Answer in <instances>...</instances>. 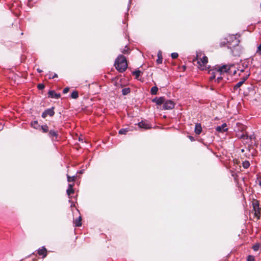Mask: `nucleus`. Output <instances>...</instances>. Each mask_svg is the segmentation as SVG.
I'll return each mask as SVG.
<instances>
[{
    "label": "nucleus",
    "mask_w": 261,
    "mask_h": 261,
    "mask_svg": "<svg viewBox=\"0 0 261 261\" xmlns=\"http://www.w3.org/2000/svg\"><path fill=\"white\" fill-rule=\"evenodd\" d=\"M238 137L239 138L243 139H248V136L246 134H242L241 135H238Z\"/></svg>",
    "instance_id": "a878e982"
},
{
    "label": "nucleus",
    "mask_w": 261,
    "mask_h": 261,
    "mask_svg": "<svg viewBox=\"0 0 261 261\" xmlns=\"http://www.w3.org/2000/svg\"><path fill=\"white\" fill-rule=\"evenodd\" d=\"M123 53H125L126 52V50H124L123 51H122Z\"/></svg>",
    "instance_id": "ea45409f"
},
{
    "label": "nucleus",
    "mask_w": 261,
    "mask_h": 261,
    "mask_svg": "<svg viewBox=\"0 0 261 261\" xmlns=\"http://www.w3.org/2000/svg\"><path fill=\"white\" fill-rule=\"evenodd\" d=\"M228 128H227V125L226 123H223L221 125L218 126L216 128V130L220 133H224L227 130Z\"/></svg>",
    "instance_id": "0eeeda50"
},
{
    "label": "nucleus",
    "mask_w": 261,
    "mask_h": 261,
    "mask_svg": "<svg viewBox=\"0 0 261 261\" xmlns=\"http://www.w3.org/2000/svg\"><path fill=\"white\" fill-rule=\"evenodd\" d=\"M233 73V74H237V71L234 69L233 65H223L221 67H218L215 69H211L209 71V73L211 74L210 79L211 81L215 79L217 74L222 75L225 73Z\"/></svg>",
    "instance_id": "f257e3e1"
},
{
    "label": "nucleus",
    "mask_w": 261,
    "mask_h": 261,
    "mask_svg": "<svg viewBox=\"0 0 261 261\" xmlns=\"http://www.w3.org/2000/svg\"><path fill=\"white\" fill-rule=\"evenodd\" d=\"M128 132L127 128H122L119 130V134L121 135H125Z\"/></svg>",
    "instance_id": "412c9836"
},
{
    "label": "nucleus",
    "mask_w": 261,
    "mask_h": 261,
    "mask_svg": "<svg viewBox=\"0 0 261 261\" xmlns=\"http://www.w3.org/2000/svg\"><path fill=\"white\" fill-rule=\"evenodd\" d=\"M56 77H57V74L55 73L54 75L53 76H49V79H54V78Z\"/></svg>",
    "instance_id": "c9c22d12"
},
{
    "label": "nucleus",
    "mask_w": 261,
    "mask_h": 261,
    "mask_svg": "<svg viewBox=\"0 0 261 261\" xmlns=\"http://www.w3.org/2000/svg\"><path fill=\"white\" fill-rule=\"evenodd\" d=\"M41 128L43 133H47L48 130V127L46 125L41 126Z\"/></svg>",
    "instance_id": "5701e85b"
},
{
    "label": "nucleus",
    "mask_w": 261,
    "mask_h": 261,
    "mask_svg": "<svg viewBox=\"0 0 261 261\" xmlns=\"http://www.w3.org/2000/svg\"><path fill=\"white\" fill-rule=\"evenodd\" d=\"M138 125L140 128L145 129H149L151 128L150 125L145 121H141L138 123Z\"/></svg>",
    "instance_id": "9b49d317"
},
{
    "label": "nucleus",
    "mask_w": 261,
    "mask_h": 261,
    "mask_svg": "<svg viewBox=\"0 0 261 261\" xmlns=\"http://www.w3.org/2000/svg\"><path fill=\"white\" fill-rule=\"evenodd\" d=\"M247 261H254V256L252 255H249L247 257Z\"/></svg>",
    "instance_id": "7c9ffc66"
},
{
    "label": "nucleus",
    "mask_w": 261,
    "mask_h": 261,
    "mask_svg": "<svg viewBox=\"0 0 261 261\" xmlns=\"http://www.w3.org/2000/svg\"><path fill=\"white\" fill-rule=\"evenodd\" d=\"M69 90V88L68 87H66L65 88L63 91V92L64 93V94H66L67 93Z\"/></svg>",
    "instance_id": "f704fd0d"
},
{
    "label": "nucleus",
    "mask_w": 261,
    "mask_h": 261,
    "mask_svg": "<svg viewBox=\"0 0 261 261\" xmlns=\"http://www.w3.org/2000/svg\"><path fill=\"white\" fill-rule=\"evenodd\" d=\"M48 95L49 97L51 98H55L56 99H58L60 97V93H56L54 91L50 90L48 91Z\"/></svg>",
    "instance_id": "9d476101"
},
{
    "label": "nucleus",
    "mask_w": 261,
    "mask_h": 261,
    "mask_svg": "<svg viewBox=\"0 0 261 261\" xmlns=\"http://www.w3.org/2000/svg\"><path fill=\"white\" fill-rule=\"evenodd\" d=\"M248 75H247L245 77H243V79L241 81L239 82L233 87L234 90H237L244 83V81L248 78Z\"/></svg>",
    "instance_id": "1a4fd4ad"
},
{
    "label": "nucleus",
    "mask_w": 261,
    "mask_h": 261,
    "mask_svg": "<svg viewBox=\"0 0 261 261\" xmlns=\"http://www.w3.org/2000/svg\"><path fill=\"white\" fill-rule=\"evenodd\" d=\"M37 87L39 89H43L44 88V85L43 84H39Z\"/></svg>",
    "instance_id": "72a5a7b5"
},
{
    "label": "nucleus",
    "mask_w": 261,
    "mask_h": 261,
    "mask_svg": "<svg viewBox=\"0 0 261 261\" xmlns=\"http://www.w3.org/2000/svg\"><path fill=\"white\" fill-rule=\"evenodd\" d=\"M79 96V93L77 91H74L72 92L71 94V97L72 98H73V99H76Z\"/></svg>",
    "instance_id": "f3484780"
},
{
    "label": "nucleus",
    "mask_w": 261,
    "mask_h": 261,
    "mask_svg": "<svg viewBox=\"0 0 261 261\" xmlns=\"http://www.w3.org/2000/svg\"><path fill=\"white\" fill-rule=\"evenodd\" d=\"M37 71H38V72H39V73H40V72H42V70H40V69H37Z\"/></svg>",
    "instance_id": "58836bf2"
},
{
    "label": "nucleus",
    "mask_w": 261,
    "mask_h": 261,
    "mask_svg": "<svg viewBox=\"0 0 261 261\" xmlns=\"http://www.w3.org/2000/svg\"><path fill=\"white\" fill-rule=\"evenodd\" d=\"M256 53L259 55H261V44L258 46Z\"/></svg>",
    "instance_id": "c85d7f7f"
},
{
    "label": "nucleus",
    "mask_w": 261,
    "mask_h": 261,
    "mask_svg": "<svg viewBox=\"0 0 261 261\" xmlns=\"http://www.w3.org/2000/svg\"><path fill=\"white\" fill-rule=\"evenodd\" d=\"M189 138L192 141H193L194 140V139L192 137H191V136H189Z\"/></svg>",
    "instance_id": "4c0bfd02"
},
{
    "label": "nucleus",
    "mask_w": 261,
    "mask_h": 261,
    "mask_svg": "<svg viewBox=\"0 0 261 261\" xmlns=\"http://www.w3.org/2000/svg\"><path fill=\"white\" fill-rule=\"evenodd\" d=\"M175 104L174 102L171 100L165 101L163 108L165 110H171L174 108Z\"/></svg>",
    "instance_id": "20e7f679"
},
{
    "label": "nucleus",
    "mask_w": 261,
    "mask_h": 261,
    "mask_svg": "<svg viewBox=\"0 0 261 261\" xmlns=\"http://www.w3.org/2000/svg\"><path fill=\"white\" fill-rule=\"evenodd\" d=\"M158 59L156 60V62L158 64H161L162 62V57L161 54L159 53L158 54Z\"/></svg>",
    "instance_id": "393cba45"
},
{
    "label": "nucleus",
    "mask_w": 261,
    "mask_h": 261,
    "mask_svg": "<svg viewBox=\"0 0 261 261\" xmlns=\"http://www.w3.org/2000/svg\"><path fill=\"white\" fill-rule=\"evenodd\" d=\"M67 180H68V182L74 181L75 180V176H70L68 175H67Z\"/></svg>",
    "instance_id": "b1692460"
},
{
    "label": "nucleus",
    "mask_w": 261,
    "mask_h": 261,
    "mask_svg": "<svg viewBox=\"0 0 261 261\" xmlns=\"http://www.w3.org/2000/svg\"><path fill=\"white\" fill-rule=\"evenodd\" d=\"M254 211L255 216L257 217V219H259L260 217L259 210H254Z\"/></svg>",
    "instance_id": "cd10ccee"
},
{
    "label": "nucleus",
    "mask_w": 261,
    "mask_h": 261,
    "mask_svg": "<svg viewBox=\"0 0 261 261\" xmlns=\"http://www.w3.org/2000/svg\"><path fill=\"white\" fill-rule=\"evenodd\" d=\"M217 77V81L218 83L220 82V81L222 80V75H220V74H217L216 76Z\"/></svg>",
    "instance_id": "2f4dec72"
},
{
    "label": "nucleus",
    "mask_w": 261,
    "mask_h": 261,
    "mask_svg": "<svg viewBox=\"0 0 261 261\" xmlns=\"http://www.w3.org/2000/svg\"><path fill=\"white\" fill-rule=\"evenodd\" d=\"M48 136L52 139V140H57L58 137V133L55 130H50L48 133Z\"/></svg>",
    "instance_id": "423d86ee"
},
{
    "label": "nucleus",
    "mask_w": 261,
    "mask_h": 261,
    "mask_svg": "<svg viewBox=\"0 0 261 261\" xmlns=\"http://www.w3.org/2000/svg\"><path fill=\"white\" fill-rule=\"evenodd\" d=\"M253 210H259V203L257 201H256L253 203Z\"/></svg>",
    "instance_id": "a211bd4d"
},
{
    "label": "nucleus",
    "mask_w": 261,
    "mask_h": 261,
    "mask_svg": "<svg viewBox=\"0 0 261 261\" xmlns=\"http://www.w3.org/2000/svg\"><path fill=\"white\" fill-rule=\"evenodd\" d=\"M243 70H240V72H243Z\"/></svg>",
    "instance_id": "a19ab883"
},
{
    "label": "nucleus",
    "mask_w": 261,
    "mask_h": 261,
    "mask_svg": "<svg viewBox=\"0 0 261 261\" xmlns=\"http://www.w3.org/2000/svg\"><path fill=\"white\" fill-rule=\"evenodd\" d=\"M178 54L176 53H173L171 54V57L172 59H176L178 57Z\"/></svg>",
    "instance_id": "c756f323"
},
{
    "label": "nucleus",
    "mask_w": 261,
    "mask_h": 261,
    "mask_svg": "<svg viewBox=\"0 0 261 261\" xmlns=\"http://www.w3.org/2000/svg\"><path fill=\"white\" fill-rule=\"evenodd\" d=\"M81 221H82V218H81V216H80L74 222L75 226H76V227L81 226V225H82Z\"/></svg>",
    "instance_id": "2eb2a0df"
},
{
    "label": "nucleus",
    "mask_w": 261,
    "mask_h": 261,
    "mask_svg": "<svg viewBox=\"0 0 261 261\" xmlns=\"http://www.w3.org/2000/svg\"><path fill=\"white\" fill-rule=\"evenodd\" d=\"M115 66L116 69L120 72H124L127 67L126 59L125 57L119 55L116 59Z\"/></svg>",
    "instance_id": "f03ea898"
},
{
    "label": "nucleus",
    "mask_w": 261,
    "mask_h": 261,
    "mask_svg": "<svg viewBox=\"0 0 261 261\" xmlns=\"http://www.w3.org/2000/svg\"><path fill=\"white\" fill-rule=\"evenodd\" d=\"M38 122L37 121H34L31 123V126L33 127L34 128H38Z\"/></svg>",
    "instance_id": "bb28decb"
},
{
    "label": "nucleus",
    "mask_w": 261,
    "mask_h": 261,
    "mask_svg": "<svg viewBox=\"0 0 261 261\" xmlns=\"http://www.w3.org/2000/svg\"><path fill=\"white\" fill-rule=\"evenodd\" d=\"M259 245L258 244H256V245H254L253 246V249L256 251L257 250H258L259 249Z\"/></svg>",
    "instance_id": "473e14b6"
},
{
    "label": "nucleus",
    "mask_w": 261,
    "mask_h": 261,
    "mask_svg": "<svg viewBox=\"0 0 261 261\" xmlns=\"http://www.w3.org/2000/svg\"><path fill=\"white\" fill-rule=\"evenodd\" d=\"M195 60L197 61L198 67L200 69L202 70L206 69L208 59L202 53H197Z\"/></svg>",
    "instance_id": "7ed1b4c3"
},
{
    "label": "nucleus",
    "mask_w": 261,
    "mask_h": 261,
    "mask_svg": "<svg viewBox=\"0 0 261 261\" xmlns=\"http://www.w3.org/2000/svg\"><path fill=\"white\" fill-rule=\"evenodd\" d=\"M194 132L196 134L199 135L202 132V127L200 123H196L195 126Z\"/></svg>",
    "instance_id": "ddd939ff"
},
{
    "label": "nucleus",
    "mask_w": 261,
    "mask_h": 261,
    "mask_svg": "<svg viewBox=\"0 0 261 261\" xmlns=\"http://www.w3.org/2000/svg\"><path fill=\"white\" fill-rule=\"evenodd\" d=\"M38 253L39 255L42 256L43 258L46 257L47 255L46 249L44 247H41V248L38 250Z\"/></svg>",
    "instance_id": "6e6552de"
},
{
    "label": "nucleus",
    "mask_w": 261,
    "mask_h": 261,
    "mask_svg": "<svg viewBox=\"0 0 261 261\" xmlns=\"http://www.w3.org/2000/svg\"><path fill=\"white\" fill-rule=\"evenodd\" d=\"M67 194L68 195H70L71 194L74 193V190L73 189V185L71 184H69L68 186V188L67 190Z\"/></svg>",
    "instance_id": "4468645a"
},
{
    "label": "nucleus",
    "mask_w": 261,
    "mask_h": 261,
    "mask_svg": "<svg viewBox=\"0 0 261 261\" xmlns=\"http://www.w3.org/2000/svg\"><path fill=\"white\" fill-rule=\"evenodd\" d=\"M141 71L140 70H136L133 72V74L136 76V79H138L141 74Z\"/></svg>",
    "instance_id": "6ab92c4d"
},
{
    "label": "nucleus",
    "mask_w": 261,
    "mask_h": 261,
    "mask_svg": "<svg viewBox=\"0 0 261 261\" xmlns=\"http://www.w3.org/2000/svg\"><path fill=\"white\" fill-rule=\"evenodd\" d=\"M165 98L163 97H160L159 98H154L152 101L155 102L157 105H160L162 103H164L165 102Z\"/></svg>",
    "instance_id": "f8f14e48"
},
{
    "label": "nucleus",
    "mask_w": 261,
    "mask_h": 261,
    "mask_svg": "<svg viewBox=\"0 0 261 261\" xmlns=\"http://www.w3.org/2000/svg\"><path fill=\"white\" fill-rule=\"evenodd\" d=\"M2 129V128H0V130Z\"/></svg>",
    "instance_id": "79ce46f5"
},
{
    "label": "nucleus",
    "mask_w": 261,
    "mask_h": 261,
    "mask_svg": "<svg viewBox=\"0 0 261 261\" xmlns=\"http://www.w3.org/2000/svg\"><path fill=\"white\" fill-rule=\"evenodd\" d=\"M242 164L245 169H247L250 166V163L248 161L243 162Z\"/></svg>",
    "instance_id": "aec40b11"
},
{
    "label": "nucleus",
    "mask_w": 261,
    "mask_h": 261,
    "mask_svg": "<svg viewBox=\"0 0 261 261\" xmlns=\"http://www.w3.org/2000/svg\"><path fill=\"white\" fill-rule=\"evenodd\" d=\"M158 91V88L156 86H154L151 88L150 90V93L152 95H155L156 94Z\"/></svg>",
    "instance_id": "dca6fc26"
},
{
    "label": "nucleus",
    "mask_w": 261,
    "mask_h": 261,
    "mask_svg": "<svg viewBox=\"0 0 261 261\" xmlns=\"http://www.w3.org/2000/svg\"><path fill=\"white\" fill-rule=\"evenodd\" d=\"M258 184H259V185L260 186H261V178H260L259 179V183H258Z\"/></svg>",
    "instance_id": "e433bc0d"
},
{
    "label": "nucleus",
    "mask_w": 261,
    "mask_h": 261,
    "mask_svg": "<svg viewBox=\"0 0 261 261\" xmlns=\"http://www.w3.org/2000/svg\"><path fill=\"white\" fill-rule=\"evenodd\" d=\"M55 114L54 108H52L51 109H48L44 111V112L42 114V117L43 118H45L47 117V116L49 115L50 116H53Z\"/></svg>",
    "instance_id": "39448f33"
},
{
    "label": "nucleus",
    "mask_w": 261,
    "mask_h": 261,
    "mask_svg": "<svg viewBox=\"0 0 261 261\" xmlns=\"http://www.w3.org/2000/svg\"><path fill=\"white\" fill-rule=\"evenodd\" d=\"M130 92V89L129 88H124L122 90V93L123 95H125L127 94Z\"/></svg>",
    "instance_id": "4be33fe9"
}]
</instances>
